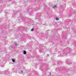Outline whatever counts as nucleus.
<instances>
[{"mask_svg": "<svg viewBox=\"0 0 76 76\" xmlns=\"http://www.w3.org/2000/svg\"><path fill=\"white\" fill-rule=\"evenodd\" d=\"M23 53L24 54H26V51H24Z\"/></svg>", "mask_w": 76, "mask_h": 76, "instance_id": "1", "label": "nucleus"}, {"mask_svg": "<svg viewBox=\"0 0 76 76\" xmlns=\"http://www.w3.org/2000/svg\"><path fill=\"white\" fill-rule=\"evenodd\" d=\"M55 7H57V6H56V5L54 6L53 8V9H54V8H55Z\"/></svg>", "mask_w": 76, "mask_h": 76, "instance_id": "2", "label": "nucleus"}, {"mask_svg": "<svg viewBox=\"0 0 76 76\" xmlns=\"http://www.w3.org/2000/svg\"><path fill=\"white\" fill-rule=\"evenodd\" d=\"M56 20H59V19L58 18H56Z\"/></svg>", "mask_w": 76, "mask_h": 76, "instance_id": "3", "label": "nucleus"}, {"mask_svg": "<svg viewBox=\"0 0 76 76\" xmlns=\"http://www.w3.org/2000/svg\"><path fill=\"white\" fill-rule=\"evenodd\" d=\"M12 61L13 62H15V59H12Z\"/></svg>", "mask_w": 76, "mask_h": 76, "instance_id": "4", "label": "nucleus"}, {"mask_svg": "<svg viewBox=\"0 0 76 76\" xmlns=\"http://www.w3.org/2000/svg\"><path fill=\"white\" fill-rule=\"evenodd\" d=\"M31 31H34V29L33 28L31 29Z\"/></svg>", "mask_w": 76, "mask_h": 76, "instance_id": "5", "label": "nucleus"}, {"mask_svg": "<svg viewBox=\"0 0 76 76\" xmlns=\"http://www.w3.org/2000/svg\"><path fill=\"white\" fill-rule=\"evenodd\" d=\"M21 72H22V73H23V71H21Z\"/></svg>", "mask_w": 76, "mask_h": 76, "instance_id": "6", "label": "nucleus"}, {"mask_svg": "<svg viewBox=\"0 0 76 76\" xmlns=\"http://www.w3.org/2000/svg\"><path fill=\"white\" fill-rule=\"evenodd\" d=\"M50 76H51V73H50Z\"/></svg>", "mask_w": 76, "mask_h": 76, "instance_id": "7", "label": "nucleus"}, {"mask_svg": "<svg viewBox=\"0 0 76 76\" xmlns=\"http://www.w3.org/2000/svg\"><path fill=\"white\" fill-rule=\"evenodd\" d=\"M9 0V1H10V0Z\"/></svg>", "mask_w": 76, "mask_h": 76, "instance_id": "8", "label": "nucleus"}]
</instances>
